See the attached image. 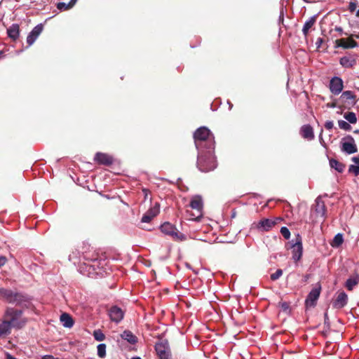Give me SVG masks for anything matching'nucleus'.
I'll list each match as a JSON object with an SVG mask.
<instances>
[{
	"label": "nucleus",
	"mask_w": 359,
	"mask_h": 359,
	"mask_svg": "<svg viewBox=\"0 0 359 359\" xmlns=\"http://www.w3.org/2000/svg\"><path fill=\"white\" fill-rule=\"evenodd\" d=\"M283 275V270L282 269H277L276 271L272 274H271L270 278L271 280L273 281L277 280L279 279L281 276Z\"/></svg>",
	"instance_id": "obj_36"
},
{
	"label": "nucleus",
	"mask_w": 359,
	"mask_h": 359,
	"mask_svg": "<svg viewBox=\"0 0 359 359\" xmlns=\"http://www.w3.org/2000/svg\"><path fill=\"white\" fill-rule=\"evenodd\" d=\"M97 355L104 358L106 356V344H100L97 346Z\"/></svg>",
	"instance_id": "obj_31"
},
{
	"label": "nucleus",
	"mask_w": 359,
	"mask_h": 359,
	"mask_svg": "<svg viewBox=\"0 0 359 359\" xmlns=\"http://www.w3.org/2000/svg\"><path fill=\"white\" fill-rule=\"evenodd\" d=\"M292 242L291 247L292 248V259L295 262H297L302 258L303 254L302 237L299 234H297L295 240H292Z\"/></svg>",
	"instance_id": "obj_8"
},
{
	"label": "nucleus",
	"mask_w": 359,
	"mask_h": 359,
	"mask_svg": "<svg viewBox=\"0 0 359 359\" xmlns=\"http://www.w3.org/2000/svg\"><path fill=\"white\" fill-rule=\"evenodd\" d=\"M227 103L229 106V109H231L233 107V104L229 101H228Z\"/></svg>",
	"instance_id": "obj_52"
},
{
	"label": "nucleus",
	"mask_w": 359,
	"mask_h": 359,
	"mask_svg": "<svg viewBox=\"0 0 359 359\" xmlns=\"http://www.w3.org/2000/svg\"><path fill=\"white\" fill-rule=\"evenodd\" d=\"M317 15H314L309 18V20H307L303 26L302 28V33L304 35V36H306L309 34V29L313 26L316 21Z\"/></svg>",
	"instance_id": "obj_25"
},
{
	"label": "nucleus",
	"mask_w": 359,
	"mask_h": 359,
	"mask_svg": "<svg viewBox=\"0 0 359 359\" xmlns=\"http://www.w3.org/2000/svg\"><path fill=\"white\" fill-rule=\"evenodd\" d=\"M348 172H353L355 176L359 175V165H351L348 168Z\"/></svg>",
	"instance_id": "obj_40"
},
{
	"label": "nucleus",
	"mask_w": 359,
	"mask_h": 359,
	"mask_svg": "<svg viewBox=\"0 0 359 359\" xmlns=\"http://www.w3.org/2000/svg\"><path fill=\"white\" fill-rule=\"evenodd\" d=\"M32 298L27 294L15 292L13 295L12 304L17 306L28 308L31 304Z\"/></svg>",
	"instance_id": "obj_9"
},
{
	"label": "nucleus",
	"mask_w": 359,
	"mask_h": 359,
	"mask_svg": "<svg viewBox=\"0 0 359 359\" xmlns=\"http://www.w3.org/2000/svg\"><path fill=\"white\" fill-rule=\"evenodd\" d=\"M43 29V25L41 23L37 25L33 28L27 37V43L28 46H31L35 42Z\"/></svg>",
	"instance_id": "obj_15"
},
{
	"label": "nucleus",
	"mask_w": 359,
	"mask_h": 359,
	"mask_svg": "<svg viewBox=\"0 0 359 359\" xmlns=\"http://www.w3.org/2000/svg\"><path fill=\"white\" fill-rule=\"evenodd\" d=\"M343 81L339 76H334L330 81V90L334 95H339L343 90Z\"/></svg>",
	"instance_id": "obj_12"
},
{
	"label": "nucleus",
	"mask_w": 359,
	"mask_h": 359,
	"mask_svg": "<svg viewBox=\"0 0 359 359\" xmlns=\"http://www.w3.org/2000/svg\"><path fill=\"white\" fill-rule=\"evenodd\" d=\"M109 316L111 321L118 323L123 320L124 312L117 306H113L109 311Z\"/></svg>",
	"instance_id": "obj_14"
},
{
	"label": "nucleus",
	"mask_w": 359,
	"mask_h": 359,
	"mask_svg": "<svg viewBox=\"0 0 359 359\" xmlns=\"http://www.w3.org/2000/svg\"><path fill=\"white\" fill-rule=\"evenodd\" d=\"M300 134L304 139L311 140L314 138L313 128L309 125H304L301 127Z\"/></svg>",
	"instance_id": "obj_20"
},
{
	"label": "nucleus",
	"mask_w": 359,
	"mask_h": 359,
	"mask_svg": "<svg viewBox=\"0 0 359 359\" xmlns=\"http://www.w3.org/2000/svg\"><path fill=\"white\" fill-rule=\"evenodd\" d=\"M334 30L339 32V35L344 34V30H343L342 27H341L336 26L334 27Z\"/></svg>",
	"instance_id": "obj_46"
},
{
	"label": "nucleus",
	"mask_w": 359,
	"mask_h": 359,
	"mask_svg": "<svg viewBox=\"0 0 359 359\" xmlns=\"http://www.w3.org/2000/svg\"><path fill=\"white\" fill-rule=\"evenodd\" d=\"M41 359H59V358H55L51 355H45L41 358Z\"/></svg>",
	"instance_id": "obj_48"
},
{
	"label": "nucleus",
	"mask_w": 359,
	"mask_h": 359,
	"mask_svg": "<svg viewBox=\"0 0 359 359\" xmlns=\"http://www.w3.org/2000/svg\"><path fill=\"white\" fill-rule=\"evenodd\" d=\"M348 46L344 45V41L343 39H337L335 41L334 48H347Z\"/></svg>",
	"instance_id": "obj_41"
},
{
	"label": "nucleus",
	"mask_w": 359,
	"mask_h": 359,
	"mask_svg": "<svg viewBox=\"0 0 359 359\" xmlns=\"http://www.w3.org/2000/svg\"><path fill=\"white\" fill-rule=\"evenodd\" d=\"M6 359H17L16 358L13 357L12 355H11L8 353H6Z\"/></svg>",
	"instance_id": "obj_50"
},
{
	"label": "nucleus",
	"mask_w": 359,
	"mask_h": 359,
	"mask_svg": "<svg viewBox=\"0 0 359 359\" xmlns=\"http://www.w3.org/2000/svg\"><path fill=\"white\" fill-rule=\"evenodd\" d=\"M358 3L356 1H351L348 6V9L350 12H353L355 11L357 8Z\"/></svg>",
	"instance_id": "obj_42"
},
{
	"label": "nucleus",
	"mask_w": 359,
	"mask_h": 359,
	"mask_svg": "<svg viewBox=\"0 0 359 359\" xmlns=\"http://www.w3.org/2000/svg\"><path fill=\"white\" fill-rule=\"evenodd\" d=\"M280 233L285 239H289L290 237V231L286 226H282L280 228Z\"/></svg>",
	"instance_id": "obj_38"
},
{
	"label": "nucleus",
	"mask_w": 359,
	"mask_h": 359,
	"mask_svg": "<svg viewBox=\"0 0 359 359\" xmlns=\"http://www.w3.org/2000/svg\"><path fill=\"white\" fill-rule=\"evenodd\" d=\"M93 337L97 341H102L105 339V335L100 330H95L93 332Z\"/></svg>",
	"instance_id": "obj_32"
},
{
	"label": "nucleus",
	"mask_w": 359,
	"mask_h": 359,
	"mask_svg": "<svg viewBox=\"0 0 359 359\" xmlns=\"http://www.w3.org/2000/svg\"><path fill=\"white\" fill-rule=\"evenodd\" d=\"M160 229L163 233L170 236L172 239L175 241H183L187 239L185 234L179 231L174 224L168 222L162 224L160 226Z\"/></svg>",
	"instance_id": "obj_4"
},
{
	"label": "nucleus",
	"mask_w": 359,
	"mask_h": 359,
	"mask_svg": "<svg viewBox=\"0 0 359 359\" xmlns=\"http://www.w3.org/2000/svg\"><path fill=\"white\" fill-rule=\"evenodd\" d=\"M7 261V259L4 256H0V267L4 266Z\"/></svg>",
	"instance_id": "obj_47"
},
{
	"label": "nucleus",
	"mask_w": 359,
	"mask_h": 359,
	"mask_svg": "<svg viewBox=\"0 0 359 359\" xmlns=\"http://www.w3.org/2000/svg\"><path fill=\"white\" fill-rule=\"evenodd\" d=\"M324 325L327 327L330 328V323L328 317V314L327 312L324 313Z\"/></svg>",
	"instance_id": "obj_43"
},
{
	"label": "nucleus",
	"mask_w": 359,
	"mask_h": 359,
	"mask_svg": "<svg viewBox=\"0 0 359 359\" xmlns=\"http://www.w3.org/2000/svg\"><path fill=\"white\" fill-rule=\"evenodd\" d=\"M57 8L60 11H67L70 9V6L69 4H66L65 2H59L57 4Z\"/></svg>",
	"instance_id": "obj_39"
},
{
	"label": "nucleus",
	"mask_w": 359,
	"mask_h": 359,
	"mask_svg": "<svg viewBox=\"0 0 359 359\" xmlns=\"http://www.w3.org/2000/svg\"><path fill=\"white\" fill-rule=\"evenodd\" d=\"M330 165L339 172H342L345 168L344 164L334 158L330 160Z\"/></svg>",
	"instance_id": "obj_28"
},
{
	"label": "nucleus",
	"mask_w": 359,
	"mask_h": 359,
	"mask_svg": "<svg viewBox=\"0 0 359 359\" xmlns=\"http://www.w3.org/2000/svg\"><path fill=\"white\" fill-rule=\"evenodd\" d=\"M190 207L192 209L197 210L199 213V216L202 215V210L203 208V198L199 195H195L191 198Z\"/></svg>",
	"instance_id": "obj_19"
},
{
	"label": "nucleus",
	"mask_w": 359,
	"mask_h": 359,
	"mask_svg": "<svg viewBox=\"0 0 359 359\" xmlns=\"http://www.w3.org/2000/svg\"><path fill=\"white\" fill-rule=\"evenodd\" d=\"M303 1H304V2H306V3H309V1H308V0H303Z\"/></svg>",
	"instance_id": "obj_57"
},
{
	"label": "nucleus",
	"mask_w": 359,
	"mask_h": 359,
	"mask_svg": "<svg viewBox=\"0 0 359 359\" xmlns=\"http://www.w3.org/2000/svg\"><path fill=\"white\" fill-rule=\"evenodd\" d=\"M155 351L159 359H170V350L167 339H161L155 344Z\"/></svg>",
	"instance_id": "obj_6"
},
{
	"label": "nucleus",
	"mask_w": 359,
	"mask_h": 359,
	"mask_svg": "<svg viewBox=\"0 0 359 359\" xmlns=\"http://www.w3.org/2000/svg\"><path fill=\"white\" fill-rule=\"evenodd\" d=\"M343 241H344L343 235L341 233H339L334 236L332 245L333 247H339L343 243Z\"/></svg>",
	"instance_id": "obj_30"
},
{
	"label": "nucleus",
	"mask_w": 359,
	"mask_h": 359,
	"mask_svg": "<svg viewBox=\"0 0 359 359\" xmlns=\"http://www.w3.org/2000/svg\"><path fill=\"white\" fill-rule=\"evenodd\" d=\"M341 149L347 154H352L357 152V147L352 136L347 135L342 138Z\"/></svg>",
	"instance_id": "obj_7"
},
{
	"label": "nucleus",
	"mask_w": 359,
	"mask_h": 359,
	"mask_svg": "<svg viewBox=\"0 0 359 359\" xmlns=\"http://www.w3.org/2000/svg\"><path fill=\"white\" fill-rule=\"evenodd\" d=\"M280 307L284 311L289 310L290 308L289 304L287 302L280 303Z\"/></svg>",
	"instance_id": "obj_45"
},
{
	"label": "nucleus",
	"mask_w": 359,
	"mask_h": 359,
	"mask_svg": "<svg viewBox=\"0 0 359 359\" xmlns=\"http://www.w3.org/2000/svg\"><path fill=\"white\" fill-rule=\"evenodd\" d=\"M62 325L67 328H71L74 324L72 317L67 313H63L60 318Z\"/></svg>",
	"instance_id": "obj_23"
},
{
	"label": "nucleus",
	"mask_w": 359,
	"mask_h": 359,
	"mask_svg": "<svg viewBox=\"0 0 359 359\" xmlns=\"http://www.w3.org/2000/svg\"><path fill=\"white\" fill-rule=\"evenodd\" d=\"M77 0H71L68 4H69L70 8H72L76 4Z\"/></svg>",
	"instance_id": "obj_51"
},
{
	"label": "nucleus",
	"mask_w": 359,
	"mask_h": 359,
	"mask_svg": "<svg viewBox=\"0 0 359 359\" xmlns=\"http://www.w3.org/2000/svg\"><path fill=\"white\" fill-rule=\"evenodd\" d=\"M15 292L4 287H0V297L9 304H12Z\"/></svg>",
	"instance_id": "obj_22"
},
{
	"label": "nucleus",
	"mask_w": 359,
	"mask_h": 359,
	"mask_svg": "<svg viewBox=\"0 0 359 359\" xmlns=\"http://www.w3.org/2000/svg\"><path fill=\"white\" fill-rule=\"evenodd\" d=\"M317 43H322V39L319 38Z\"/></svg>",
	"instance_id": "obj_55"
},
{
	"label": "nucleus",
	"mask_w": 359,
	"mask_h": 359,
	"mask_svg": "<svg viewBox=\"0 0 359 359\" xmlns=\"http://www.w3.org/2000/svg\"><path fill=\"white\" fill-rule=\"evenodd\" d=\"M350 123H348L346 122V121H344V120H339L338 121V125H339V127L341 128V129H343L346 131H348L351 129V125L349 124Z\"/></svg>",
	"instance_id": "obj_33"
},
{
	"label": "nucleus",
	"mask_w": 359,
	"mask_h": 359,
	"mask_svg": "<svg viewBox=\"0 0 359 359\" xmlns=\"http://www.w3.org/2000/svg\"><path fill=\"white\" fill-rule=\"evenodd\" d=\"M339 64L346 69L352 68L356 65V55L349 54L341 57L339 60Z\"/></svg>",
	"instance_id": "obj_18"
},
{
	"label": "nucleus",
	"mask_w": 359,
	"mask_h": 359,
	"mask_svg": "<svg viewBox=\"0 0 359 359\" xmlns=\"http://www.w3.org/2000/svg\"><path fill=\"white\" fill-rule=\"evenodd\" d=\"M15 321L16 318L15 317H11L10 320H4L0 323V337L3 335L9 334L11 327L17 328L21 327L20 325H18L15 323Z\"/></svg>",
	"instance_id": "obj_11"
},
{
	"label": "nucleus",
	"mask_w": 359,
	"mask_h": 359,
	"mask_svg": "<svg viewBox=\"0 0 359 359\" xmlns=\"http://www.w3.org/2000/svg\"><path fill=\"white\" fill-rule=\"evenodd\" d=\"M121 337L130 344H135L137 342V337L130 330L123 331Z\"/></svg>",
	"instance_id": "obj_27"
},
{
	"label": "nucleus",
	"mask_w": 359,
	"mask_h": 359,
	"mask_svg": "<svg viewBox=\"0 0 359 359\" xmlns=\"http://www.w3.org/2000/svg\"><path fill=\"white\" fill-rule=\"evenodd\" d=\"M359 283V275L355 273L351 276L346 281L345 286L348 290H352L353 287Z\"/></svg>",
	"instance_id": "obj_26"
},
{
	"label": "nucleus",
	"mask_w": 359,
	"mask_h": 359,
	"mask_svg": "<svg viewBox=\"0 0 359 359\" xmlns=\"http://www.w3.org/2000/svg\"><path fill=\"white\" fill-rule=\"evenodd\" d=\"M341 97L346 100H354L355 98V95L351 90H346L342 93Z\"/></svg>",
	"instance_id": "obj_35"
},
{
	"label": "nucleus",
	"mask_w": 359,
	"mask_h": 359,
	"mask_svg": "<svg viewBox=\"0 0 359 359\" xmlns=\"http://www.w3.org/2000/svg\"><path fill=\"white\" fill-rule=\"evenodd\" d=\"M86 261L79 266V271L83 275L93 278L97 276H103L109 269L107 261L105 259L95 257Z\"/></svg>",
	"instance_id": "obj_2"
},
{
	"label": "nucleus",
	"mask_w": 359,
	"mask_h": 359,
	"mask_svg": "<svg viewBox=\"0 0 359 359\" xmlns=\"http://www.w3.org/2000/svg\"><path fill=\"white\" fill-rule=\"evenodd\" d=\"M7 34L8 37H10L13 41H15L18 39L20 35V29L19 25L18 24H13L8 29Z\"/></svg>",
	"instance_id": "obj_24"
},
{
	"label": "nucleus",
	"mask_w": 359,
	"mask_h": 359,
	"mask_svg": "<svg viewBox=\"0 0 359 359\" xmlns=\"http://www.w3.org/2000/svg\"><path fill=\"white\" fill-rule=\"evenodd\" d=\"M278 219L279 218L276 219L263 218L258 222H253L251 225V229L257 230L260 232L269 231L277 224Z\"/></svg>",
	"instance_id": "obj_5"
},
{
	"label": "nucleus",
	"mask_w": 359,
	"mask_h": 359,
	"mask_svg": "<svg viewBox=\"0 0 359 359\" xmlns=\"http://www.w3.org/2000/svg\"><path fill=\"white\" fill-rule=\"evenodd\" d=\"M344 117L350 123L354 124L357 122V117L354 112L349 111L345 113Z\"/></svg>",
	"instance_id": "obj_29"
},
{
	"label": "nucleus",
	"mask_w": 359,
	"mask_h": 359,
	"mask_svg": "<svg viewBox=\"0 0 359 359\" xmlns=\"http://www.w3.org/2000/svg\"><path fill=\"white\" fill-rule=\"evenodd\" d=\"M159 211L160 206L158 203H156L143 215L141 222L143 223L150 222L159 213Z\"/></svg>",
	"instance_id": "obj_13"
},
{
	"label": "nucleus",
	"mask_w": 359,
	"mask_h": 359,
	"mask_svg": "<svg viewBox=\"0 0 359 359\" xmlns=\"http://www.w3.org/2000/svg\"><path fill=\"white\" fill-rule=\"evenodd\" d=\"M315 212L318 215H320L324 219L327 217V208L325 202L323 201L320 196H318L315 200Z\"/></svg>",
	"instance_id": "obj_17"
},
{
	"label": "nucleus",
	"mask_w": 359,
	"mask_h": 359,
	"mask_svg": "<svg viewBox=\"0 0 359 359\" xmlns=\"http://www.w3.org/2000/svg\"><path fill=\"white\" fill-rule=\"evenodd\" d=\"M94 161L100 165H110L113 163L114 158L107 154L97 152L95 155Z\"/></svg>",
	"instance_id": "obj_16"
},
{
	"label": "nucleus",
	"mask_w": 359,
	"mask_h": 359,
	"mask_svg": "<svg viewBox=\"0 0 359 359\" xmlns=\"http://www.w3.org/2000/svg\"><path fill=\"white\" fill-rule=\"evenodd\" d=\"M131 359H142V358L139 356H135V357H133Z\"/></svg>",
	"instance_id": "obj_54"
},
{
	"label": "nucleus",
	"mask_w": 359,
	"mask_h": 359,
	"mask_svg": "<svg viewBox=\"0 0 359 359\" xmlns=\"http://www.w3.org/2000/svg\"><path fill=\"white\" fill-rule=\"evenodd\" d=\"M344 45L348 46L347 48H353L358 46L357 42L353 39H349L346 41L345 39H343Z\"/></svg>",
	"instance_id": "obj_34"
},
{
	"label": "nucleus",
	"mask_w": 359,
	"mask_h": 359,
	"mask_svg": "<svg viewBox=\"0 0 359 359\" xmlns=\"http://www.w3.org/2000/svg\"><path fill=\"white\" fill-rule=\"evenodd\" d=\"M356 16L359 18V9L356 11Z\"/></svg>",
	"instance_id": "obj_56"
},
{
	"label": "nucleus",
	"mask_w": 359,
	"mask_h": 359,
	"mask_svg": "<svg viewBox=\"0 0 359 359\" xmlns=\"http://www.w3.org/2000/svg\"><path fill=\"white\" fill-rule=\"evenodd\" d=\"M320 286L313 288L308 294L306 300L305 306L306 308H312L316 305L317 300L318 299L320 294Z\"/></svg>",
	"instance_id": "obj_10"
},
{
	"label": "nucleus",
	"mask_w": 359,
	"mask_h": 359,
	"mask_svg": "<svg viewBox=\"0 0 359 359\" xmlns=\"http://www.w3.org/2000/svg\"><path fill=\"white\" fill-rule=\"evenodd\" d=\"M194 139L198 151L208 149L209 152L215 151V137L207 127L198 128L194 133Z\"/></svg>",
	"instance_id": "obj_1"
},
{
	"label": "nucleus",
	"mask_w": 359,
	"mask_h": 359,
	"mask_svg": "<svg viewBox=\"0 0 359 359\" xmlns=\"http://www.w3.org/2000/svg\"><path fill=\"white\" fill-rule=\"evenodd\" d=\"M4 56V52L0 50V59Z\"/></svg>",
	"instance_id": "obj_53"
},
{
	"label": "nucleus",
	"mask_w": 359,
	"mask_h": 359,
	"mask_svg": "<svg viewBox=\"0 0 359 359\" xmlns=\"http://www.w3.org/2000/svg\"><path fill=\"white\" fill-rule=\"evenodd\" d=\"M334 127V123H333V121H327L325 123V128L327 129V130H332Z\"/></svg>",
	"instance_id": "obj_44"
},
{
	"label": "nucleus",
	"mask_w": 359,
	"mask_h": 359,
	"mask_svg": "<svg viewBox=\"0 0 359 359\" xmlns=\"http://www.w3.org/2000/svg\"><path fill=\"white\" fill-rule=\"evenodd\" d=\"M197 168L203 172L213 170L217 167L215 151L209 152L208 150L198 151Z\"/></svg>",
	"instance_id": "obj_3"
},
{
	"label": "nucleus",
	"mask_w": 359,
	"mask_h": 359,
	"mask_svg": "<svg viewBox=\"0 0 359 359\" xmlns=\"http://www.w3.org/2000/svg\"><path fill=\"white\" fill-rule=\"evenodd\" d=\"M347 302L348 295L344 292H341L338 294L336 300L334 301V306L336 308L341 309L347 304Z\"/></svg>",
	"instance_id": "obj_21"
},
{
	"label": "nucleus",
	"mask_w": 359,
	"mask_h": 359,
	"mask_svg": "<svg viewBox=\"0 0 359 359\" xmlns=\"http://www.w3.org/2000/svg\"><path fill=\"white\" fill-rule=\"evenodd\" d=\"M352 161L357 164V165H359V156H353L352 158Z\"/></svg>",
	"instance_id": "obj_49"
},
{
	"label": "nucleus",
	"mask_w": 359,
	"mask_h": 359,
	"mask_svg": "<svg viewBox=\"0 0 359 359\" xmlns=\"http://www.w3.org/2000/svg\"><path fill=\"white\" fill-rule=\"evenodd\" d=\"M8 313L12 315V317H15L16 318V321L15 322V323L18 325H20V323L18 321V317L22 315V311L21 310L12 309L11 313H9V311H8Z\"/></svg>",
	"instance_id": "obj_37"
}]
</instances>
